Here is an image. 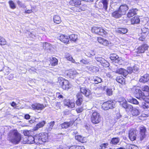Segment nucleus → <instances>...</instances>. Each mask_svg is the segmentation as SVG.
Masks as SVG:
<instances>
[{
	"label": "nucleus",
	"instance_id": "1a4fd4ad",
	"mask_svg": "<svg viewBox=\"0 0 149 149\" xmlns=\"http://www.w3.org/2000/svg\"><path fill=\"white\" fill-rule=\"evenodd\" d=\"M148 46L146 44H144L139 46L136 51L138 54L143 53L145 51L147 50Z\"/></svg>",
	"mask_w": 149,
	"mask_h": 149
},
{
	"label": "nucleus",
	"instance_id": "6e6d98bb",
	"mask_svg": "<svg viewBox=\"0 0 149 149\" xmlns=\"http://www.w3.org/2000/svg\"><path fill=\"white\" fill-rule=\"evenodd\" d=\"M120 104L122 105V107L123 108L126 109V108H127V105L128 104L127 103V102L125 100L124 102H120Z\"/></svg>",
	"mask_w": 149,
	"mask_h": 149
},
{
	"label": "nucleus",
	"instance_id": "cd10ccee",
	"mask_svg": "<svg viewBox=\"0 0 149 149\" xmlns=\"http://www.w3.org/2000/svg\"><path fill=\"white\" fill-rule=\"evenodd\" d=\"M100 26H94L92 27L91 31L92 32L98 34L99 33V30H100Z\"/></svg>",
	"mask_w": 149,
	"mask_h": 149
},
{
	"label": "nucleus",
	"instance_id": "9d476101",
	"mask_svg": "<svg viewBox=\"0 0 149 149\" xmlns=\"http://www.w3.org/2000/svg\"><path fill=\"white\" fill-rule=\"evenodd\" d=\"M32 109L33 110H41L43 109L45 107L44 105L42 104L35 103L31 105Z\"/></svg>",
	"mask_w": 149,
	"mask_h": 149
},
{
	"label": "nucleus",
	"instance_id": "e433bc0d",
	"mask_svg": "<svg viewBox=\"0 0 149 149\" xmlns=\"http://www.w3.org/2000/svg\"><path fill=\"white\" fill-rule=\"evenodd\" d=\"M119 141V139L118 138H114L112 139L111 143L114 145H116Z\"/></svg>",
	"mask_w": 149,
	"mask_h": 149
},
{
	"label": "nucleus",
	"instance_id": "0e129e2a",
	"mask_svg": "<svg viewBox=\"0 0 149 149\" xmlns=\"http://www.w3.org/2000/svg\"><path fill=\"white\" fill-rule=\"evenodd\" d=\"M108 144L107 143H104L101 144L100 146V147H101V148L100 149H105L107 146H108Z\"/></svg>",
	"mask_w": 149,
	"mask_h": 149
},
{
	"label": "nucleus",
	"instance_id": "5fc2aeb1",
	"mask_svg": "<svg viewBox=\"0 0 149 149\" xmlns=\"http://www.w3.org/2000/svg\"><path fill=\"white\" fill-rule=\"evenodd\" d=\"M133 109V108L132 105L128 104L127 105V108H126V110L127 111H131Z\"/></svg>",
	"mask_w": 149,
	"mask_h": 149
},
{
	"label": "nucleus",
	"instance_id": "c03bdc74",
	"mask_svg": "<svg viewBox=\"0 0 149 149\" xmlns=\"http://www.w3.org/2000/svg\"><path fill=\"white\" fill-rule=\"evenodd\" d=\"M99 33L98 34L103 36V35H106L107 33V32L104 30L103 29H102L101 27L99 30Z\"/></svg>",
	"mask_w": 149,
	"mask_h": 149
},
{
	"label": "nucleus",
	"instance_id": "9b49d317",
	"mask_svg": "<svg viewBox=\"0 0 149 149\" xmlns=\"http://www.w3.org/2000/svg\"><path fill=\"white\" fill-rule=\"evenodd\" d=\"M114 72L116 73L123 75L125 77L127 75V72L126 70L122 68L116 69L114 70Z\"/></svg>",
	"mask_w": 149,
	"mask_h": 149
},
{
	"label": "nucleus",
	"instance_id": "7ed1b4c3",
	"mask_svg": "<svg viewBox=\"0 0 149 149\" xmlns=\"http://www.w3.org/2000/svg\"><path fill=\"white\" fill-rule=\"evenodd\" d=\"M91 120V122L94 124L99 123L101 120V117L98 112L95 111L92 114Z\"/></svg>",
	"mask_w": 149,
	"mask_h": 149
},
{
	"label": "nucleus",
	"instance_id": "a19ab883",
	"mask_svg": "<svg viewBox=\"0 0 149 149\" xmlns=\"http://www.w3.org/2000/svg\"><path fill=\"white\" fill-rule=\"evenodd\" d=\"M69 37L70 39L71 40L74 41H75L77 39V36L76 35L72 34L69 36Z\"/></svg>",
	"mask_w": 149,
	"mask_h": 149
},
{
	"label": "nucleus",
	"instance_id": "09e8293b",
	"mask_svg": "<svg viewBox=\"0 0 149 149\" xmlns=\"http://www.w3.org/2000/svg\"><path fill=\"white\" fill-rule=\"evenodd\" d=\"M3 71L5 75H8L9 73V68L7 67H4L3 68Z\"/></svg>",
	"mask_w": 149,
	"mask_h": 149
},
{
	"label": "nucleus",
	"instance_id": "423d86ee",
	"mask_svg": "<svg viewBox=\"0 0 149 149\" xmlns=\"http://www.w3.org/2000/svg\"><path fill=\"white\" fill-rule=\"evenodd\" d=\"M60 83L62 88L64 90H68L71 86V84L66 80L63 79L61 80Z\"/></svg>",
	"mask_w": 149,
	"mask_h": 149
},
{
	"label": "nucleus",
	"instance_id": "680f3d73",
	"mask_svg": "<svg viewBox=\"0 0 149 149\" xmlns=\"http://www.w3.org/2000/svg\"><path fill=\"white\" fill-rule=\"evenodd\" d=\"M133 71L135 72H137L139 70L138 66L137 65H135L133 67Z\"/></svg>",
	"mask_w": 149,
	"mask_h": 149
},
{
	"label": "nucleus",
	"instance_id": "13d9d810",
	"mask_svg": "<svg viewBox=\"0 0 149 149\" xmlns=\"http://www.w3.org/2000/svg\"><path fill=\"white\" fill-rule=\"evenodd\" d=\"M84 110V109L83 107H79L77 108L76 111L77 113H79L82 112Z\"/></svg>",
	"mask_w": 149,
	"mask_h": 149
},
{
	"label": "nucleus",
	"instance_id": "b1692460",
	"mask_svg": "<svg viewBox=\"0 0 149 149\" xmlns=\"http://www.w3.org/2000/svg\"><path fill=\"white\" fill-rule=\"evenodd\" d=\"M123 15L118 10L113 12L112 14V16L115 18H118L121 17Z\"/></svg>",
	"mask_w": 149,
	"mask_h": 149
},
{
	"label": "nucleus",
	"instance_id": "7c9ffc66",
	"mask_svg": "<svg viewBox=\"0 0 149 149\" xmlns=\"http://www.w3.org/2000/svg\"><path fill=\"white\" fill-rule=\"evenodd\" d=\"M140 112L139 110L135 108H133L131 111V114L133 116H137L139 114Z\"/></svg>",
	"mask_w": 149,
	"mask_h": 149
},
{
	"label": "nucleus",
	"instance_id": "338daca9",
	"mask_svg": "<svg viewBox=\"0 0 149 149\" xmlns=\"http://www.w3.org/2000/svg\"><path fill=\"white\" fill-rule=\"evenodd\" d=\"M61 107L60 103V102H57L56 104V107L55 109H60Z\"/></svg>",
	"mask_w": 149,
	"mask_h": 149
},
{
	"label": "nucleus",
	"instance_id": "4c0bfd02",
	"mask_svg": "<svg viewBox=\"0 0 149 149\" xmlns=\"http://www.w3.org/2000/svg\"><path fill=\"white\" fill-rule=\"evenodd\" d=\"M55 122L54 121H51L48 124L47 129L49 131H51L53 128Z\"/></svg>",
	"mask_w": 149,
	"mask_h": 149
},
{
	"label": "nucleus",
	"instance_id": "ea45409f",
	"mask_svg": "<svg viewBox=\"0 0 149 149\" xmlns=\"http://www.w3.org/2000/svg\"><path fill=\"white\" fill-rule=\"evenodd\" d=\"M100 63L102 65L105 67H109V63L107 61L105 60L104 58L101 62Z\"/></svg>",
	"mask_w": 149,
	"mask_h": 149
},
{
	"label": "nucleus",
	"instance_id": "6ab92c4d",
	"mask_svg": "<svg viewBox=\"0 0 149 149\" xmlns=\"http://www.w3.org/2000/svg\"><path fill=\"white\" fill-rule=\"evenodd\" d=\"M39 134V136L41 139V142H46L47 141L48 139L47 135L46 133H40Z\"/></svg>",
	"mask_w": 149,
	"mask_h": 149
},
{
	"label": "nucleus",
	"instance_id": "f704fd0d",
	"mask_svg": "<svg viewBox=\"0 0 149 149\" xmlns=\"http://www.w3.org/2000/svg\"><path fill=\"white\" fill-rule=\"evenodd\" d=\"M101 2L103 4L104 8L106 10L108 8L109 0H102Z\"/></svg>",
	"mask_w": 149,
	"mask_h": 149
},
{
	"label": "nucleus",
	"instance_id": "49530a36",
	"mask_svg": "<svg viewBox=\"0 0 149 149\" xmlns=\"http://www.w3.org/2000/svg\"><path fill=\"white\" fill-rule=\"evenodd\" d=\"M141 89L143 91L149 92V87L148 86L145 85L142 86L141 87Z\"/></svg>",
	"mask_w": 149,
	"mask_h": 149
},
{
	"label": "nucleus",
	"instance_id": "e2e57ef3",
	"mask_svg": "<svg viewBox=\"0 0 149 149\" xmlns=\"http://www.w3.org/2000/svg\"><path fill=\"white\" fill-rule=\"evenodd\" d=\"M17 3L18 5L21 7L24 8L25 6L24 4L22 3V2L19 1H17Z\"/></svg>",
	"mask_w": 149,
	"mask_h": 149
},
{
	"label": "nucleus",
	"instance_id": "393cba45",
	"mask_svg": "<svg viewBox=\"0 0 149 149\" xmlns=\"http://www.w3.org/2000/svg\"><path fill=\"white\" fill-rule=\"evenodd\" d=\"M59 39L61 41L65 43H67L69 42L68 36L63 35H60Z\"/></svg>",
	"mask_w": 149,
	"mask_h": 149
},
{
	"label": "nucleus",
	"instance_id": "473e14b6",
	"mask_svg": "<svg viewBox=\"0 0 149 149\" xmlns=\"http://www.w3.org/2000/svg\"><path fill=\"white\" fill-rule=\"evenodd\" d=\"M75 139L76 140L82 143H84L86 142L85 138L83 137L80 135L76 136Z\"/></svg>",
	"mask_w": 149,
	"mask_h": 149
},
{
	"label": "nucleus",
	"instance_id": "6e6552de",
	"mask_svg": "<svg viewBox=\"0 0 149 149\" xmlns=\"http://www.w3.org/2000/svg\"><path fill=\"white\" fill-rule=\"evenodd\" d=\"M139 134L137 136V139H139L140 141H142L145 137V132L146 129L145 127L143 126H141L140 127Z\"/></svg>",
	"mask_w": 149,
	"mask_h": 149
},
{
	"label": "nucleus",
	"instance_id": "4468645a",
	"mask_svg": "<svg viewBox=\"0 0 149 149\" xmlns=\"http://www.w3.org/2000/svg\"><path fill=\"white\" fill-rule=\"evenodd\" d=\"M97 40L99 43L104 46H107L109 44L108 40L101 37H98Z\"/></svg>",
	"mask_w": 149,
	"mask_h": 149
},
{
	"label": "nucleus",
	"instance_id": "052dcab7",
	"mask_svg": "<svg viewBox=\"0 0 149 149\" xmlns=\"http://www.w3.org/2000/svg\"><path fill=\"white\" fill-rule=\"evenodd\" d=\"M133 71V69L131 67H128L127 68V70H126V71L127 72V75H128V73H131Z\"/></svg>",
	"mask_w": 149,
	"mask_h": 149
},
{
	"label": "nucleus",
	"instance_id": "20e7f679",
	"mask_svg": "<svg viewBox=\"0 0 149 149\" xmlns=\"http://www.w3.org/2000/svg\"><path fill=\"white\" fill-rule=\"evenodd\" d=\"M114 106L115 101L111 100L104 103L102 105V108L104 110H107L109 109H112Z\"/></svg>",
	"mask_w": 149,
	"mask_h": 149
},
{
	"label": "nucleus",
	"instance_id": "79ce46f5",
	"mask_svg": "<svg viewBox=\"0 0 149 149\" xmlns=\"http://www.w3.org/2000/svg\"><path fill=\"white\" fill-rule=\"evenodd\" d=\"M93 80L95 84H97L101 82L102 80L101 78L97 77H95L93 78Z\"/></svg>",
	"mask_w": 149,
	"mask_h": 149
},
{
	"label": "nucleus",
	"instance_id": "c85d7f7f",
	"mask_svg": "<svg viewBox=\"0 0 149 149\" xmlns=\"http://www.w3.org/2000/svg\"><path fill=\"white\" fill-rule=\"evenodd\" d=\"M35 143H36L42 144L39 134H36L34 137Z\"/></svg>",
	"mask_w": 149,
	"mask_h": 149
},
{
	"label": "nucleus",
	"instance_id": "3c124183",
	"mask_svg": "<svg viewBox=\"0 0 149 149\" xmlns=\"http://www.w3.org/2000/svg\"><path fill=\"white\" fill-rule=\"evenodd\" d=\"M31 131L27 130H24L23 131V133L24 134V135L25 136H28V137L31 136Z\"/></svg>",
	"mask_w": 149,
	"mask_h": 149
},
{
	"label": "nucleus",
	"instance_id": "774afa93",
	"mask_svg": "<svg viewBox=\"0 0 149 149\" xmlns=\"http://www.w3.org/2000/svg\"><path fill=\"white\" fill-rule=\"evenodd\" d=\"M29 34L30 37H31L32 38L36 37V34L33 32H30Z\"/></svg>",
	"mask_w": 149,
	"mask_h": 149
},
{
	"label": "nucleus",
	"instance_id": "0eeeda50",
	"mask_svg": "<svg viewBox=\"0 0 149 149\" xmlns=\"http://www.w3.org/2000/svg\"><path fill=\"white\" fill-rule=\"evenodd\" d=\"M110 58L113 62L118 63L119 65H121L122 64V60L116 54H111Z\"/></svg>",
	"mask_w": 149,
	"mask_h": 149
},
{
	"label": "nucleus",
	"instance_id": "8fccbe9b",
	"mask_svg": "<svg viewBox=\"0 0 149 149\" xmlns=\"http://www.w3.org/2000/svg\"><path fill=\"white\" fill-rule=\"evenodd\" d=\"M9 3L10 7L12 9H14L16 8V6L14 3L11 0L9 1Z\"/></svg>",
	"mask_w": 149,
	"mask_h": 149
},
{
	"label": "nucleus",
	"instance_id": "bb28decb",
	"mask_svg": "<svg viewBox=\"0 0 149 149\" xmlns=\"http://www.w3.org/2000/svg\"><path fill=\"white\" fill-rule=\"evenodd\" d=\"M64 104L65 105L70 108H73L75 106L74 103L70 102L69 100H68L66 102H65Z\"/></svg>",
	"mask_w": 149,
	"mask_h": 149
},
{
	"label": "nucleus",
	"instance_id": "c9c22d12",
	"mask_svg": "<svg viewBox=\"0 0 149 149\" xmlns=\"http://www.w3.org/2000/svg\"><path fill=\"white\" fill-rule=\"evenodd\" d=\"M42 45L43 48L45 49H50L51 47V45L48 42L43 43Z\"/></svg>",
	"mask_w": 149,
	"mask_h": 149
},
{
	"label": "nucleus",
	"instance_id": "ddd939ff",
	"mask_svg": "<svg viewBox=\"0 0 149 149\" xmlns=\"http://www.w3.org/2000/svg\"><path fill=\"white\" fill-rule=\"evenodd\" d=\"M128 9L127 6L125 4L121 5L120 6L118 9L119 10L123 15H125L126 11Z\"/></svg>",
	"mask_w": 149,
	"mask_h": 149
},
{
	"label": "nucleus",
	"instance_id": "58836bf2",
	"mask_svg": "<svg viewBox=\"0 0 149 149\" xmlns=\"http://www.w3.org/2000/svg\"><path fill=\"white\" fill-rule=\"evenodd\" d=\"M117 31L120 33L125 34L127 32V29L126 28H122L119 29Z\"/></svg>",
	"mask_w": 149,
	"mask_h": 149
},
{
	"label": "nucleus",
	"instance_id": "c756f323",
	"mask_svg": "<svg viewBox=\"0 0 149 149\" xmlns=\"http://www.w3.org/2000/svg\"><path fill=\"white\" fill-rule=\"evenodd\" d=\"M34 137L32 136H30L27 138L26 142L27 143L32 144L35 143Z\"/></svg>",
	"mask_w": 149,
	"mask_h": 149
},
{
	"label": "nucleus",
	"instance_id": "39448f33",
	"mask_svg": "<svg viewBox=\"0 0 149 149\" xmlns=\"http://www.w3.org/2000/svg\"><path fill=\"white\" fill-rule=\"evenodd\" d=\"M138 133V132L135 129H132L130 130L129 133V136L130 139L132 141H133L136 140V139L139 140V139H137V134Z\"/></svg>",
	"mask_w": 149,
	"mask_h": 149
},
{
	"label": "nucleus",
	"instance_id": "37998d69",
	"mask_svg": "<svg viewBox=\"0 0 149 149\" xmlns=\"http://www.w3.org/2000/svg\"><path fill=\"white\" fill-rule=\"evenodd\" d=\"M116 80L117 82L120 83H123L125 81L124 79L122 76L117 77Z\"/></svg>",
	"mask_w": 149,
	"mask_h": 149
},
{
	"label": "nucleus",
	"instance_id": "de8ad7c7",
	"mask_svg": "<svg viewBox=\"0 0 149 149\" xmlns=\"http://www.w3.org/2000/svg\"><path fill=\"white\" fill-rule=\"evenodd\" d=\"M130 102L136 105L138 104L139 103V102L137 100L134 98H132L131 100H130Z\"/></svg>",
	"mask_w": 149,
	"mask_h": 149
},
{
	"label": "nucleus",
	"instance_id": "a878e982",
	"mask_svg": "<svg viewBox=\"0 0 149 149\" xmlns=\"http://www.w3.org/2000/svg\"><path fill=\"white\" fill-rule=\"evenodd\" d=\"M131 21L132 24H134L139 23L140 20L138 17L136 16L132 18L131 19Z\"/></svg>",
	"mask_w": 149,
	"mask_h": 149
},
{
	"label": "nucleus",
	"instance_id": "4be33fe9",
	"mask_svg": "<svg viewBox=\"0 0 149 149\" xmlns=\"http://www.w3.org/2000/svg\"><path fill=\"white\" fill-rule=\"evenodd\" d=\"M73 124V122L70 121L69 122H65L61 124V127L63 129H66L72 126Z\"/></svg>",
	"mask_w": 149,
	"mask_h": 149
},
{
	"label": "nucleus",
	"instance_id": "5701e85b",
	"mask_svg": "<svg viewBox=\"0 0 149 149\" xmlns=\"http://www.w3.org/2000/svg\"><path fill=\"white\" fill-rule=\"evenodd\" d=\"M65 58L67 60L71 61L72 62L75 63H79L76 62L75 60L73 59L72 56L68 53H66L65 54Z\"/></svg>",
	"mask_w": 149,
	"mask_h": 149
},
{
	"label": "nucleus",
	"instance_id": "f3484780",
	"mask_svg": "<svg viewBox=\"0 0 149 149\" xmlns=\"http://www.w3.org/2000/svg\"><path fill=\"white\" fill-rule=\"evenodd\" d=\"M46 122L45 121H42L39 122L38 124H37L36 125L33 127V130L34 131L38 130L39 129L43 127L45 124Z\"/></svg>",
	"mask_w": 149,
	"mask_h": 149
},
{
	"label": "nucleus",
	"instance_id": "f03ea898",
	"mask_svg": "<svg viewBox=\"0 0 149 149\" xmlns=\"http://www.w3.org/2000/svg\"><path fill=\"white\" fill-rule=\"evenodd\" d=\"M132 90L134 93L136 98L140 100H145L146 96L140 89L134 87L132 88Z\"/></svg>",
	"mask_w": 149,
	"mask_h": 149
},
{
	"label": "nucleus",
	"instance_id": "dca6fc26",
	"mask_svg": "<svg viewBox=\"0 0 149 149\" xmlns=\"http://www.w3.org/2000/svg\"><path fill=\"white\" fill-rule=\"evenodd\" d=\"M78 74V73L74 70H69L67 73L68 75L72 79H73Z\"/></svg>",
	"mask_w": 149,
	"mask_h": 149
},
{
	"label": "nucleus",
	"instance_id": "72a5a7b5",
	"mask_svg": "<svg viewBox=\"0 0 149 149\" xmlns=\"http://www.w3.org/2000/svg\"><path fill=\"white\" fill-rule=\"evenodd\" d=\"M50 63L52 66H55L58 64V60L55 57H53L50 59Z\"/></svg>",
	"mask_w": 149,
	"mask_h": 149
},
{
	"label": "nucleus",
	"instance_id": "2eb2a0df",
	"mask_svg": "<svg viewBox=\"0 0 149 149\" xmlns=\"http://www.w3.org/2000/svg\"><path fill=\"white\" fill-rule=\"evenodd\" d=\"M86 68L88 71L91 73L95 72L99 70V68L98 67L93 65L88 66Z\"/></svg>",
	"mask_w": 149,
	"mask_h": 149
},
{
	"label": "nucleus",
	"instance_id": "aec40b11",
	"mask_svg": "<svg viewBox=\"0 0 149 149\" xmlns=\"http://www.w3.org/2000/svg\"><path fill=\"white\" fill-rule=\"evenodd\" d=\"M149 80V75L148 74H146L143 76L141 77L139 80L141 82L145 83L148 81Z\"/></svg>",
	"mask_w": 149,
	"mask_h": 149
},
{
	"label": "nucleus",
	"instance_id": "864d4df0",
	"mask_svg": "<svg viewBox=\"0 0 149 149\" xmlns=\"http://www.w3.org/2000/svg\"><path fill=\"white\" fill-rule=\"evenodd\" d=\"M80 62L81 63L85 65L88 64L89 63V62L87 59H84L81 60Z\"/></svg>",
	"mask_w": 149,
	"mask_h": 149
},
{
	"label": "nucleus",
	"instance_id": "f8f14e48",
	"mask_svg": "<svg viewBox=\"0 0 149 149\" xmlns=\"http://www.w3.org/2000/svg\"><path fill=\"white\" fill-rule=\"evenodd\" d=\"M77 100L76 102V104L77 106H80L83 101L81 93H78L77 95Z\"/></svg>",
	"mask_w": 149,
	"mask_h": 149
},
{
	"label": "nucleus",
	"instance_id": "bf43d9fd",
	"mask_svg": "<svg viewBox=\"0 0 149 149\" xmlns=\"http://www.w3.org/2000/svg\"><path fill=\"white\" fill-rule=\"evenodd\" d=\"M127 147H128V149H137L138 148L136 146L133 145H128Z\"/></svg>",
	"mask_w": 149,
	"mask_h": 149
},
{
	"label": "nucleus",
	"instance_id": "69168bd1",
	"mask_svg": "<svg viewBox=\"0 0 149 149\" xmlns=\"http://www.w3.org/2000/svg\"><path fill=\"white\" fill-rule=\"evenodd\" d=\"M75 6H79L81 4V1L78 0H74Z\"/></svg>",
	"mask_w": 149,
	"mask_h": 149
},
{
	"label": "nucleus",
	"instance_id": "a18cd8bd",
	"mask_svg": "<svg viewBox=\"0 0 149 149\" xmlns=\"http://www.w3.org/2000/svg\"><path fill=\"white\" fill-rule=\"evenodd\" d=\"M95 59L97 61L101 63V62L104 58L100 56L99 55H97L95 57Z\"/></svg>",
	"mask_w": 149,
	"mask_h": 149
},
{
	"label": "nucleus",
	"instance_id": "a211bd4d",
	"mask_svg": "<svg viewBox=\"0 0 149 149\" xmlns=\"http://www.w3.org/2000/svg\"><path fill=\"white\" fill-rule=\"evenodd\" d=\"M80 91L81 93L86 97L88 96L91 94V92L90 90L85 87L81 88Z\"/></svg>",
	"mask_w": 149,
	"mask_h": 149
},
{
	"label": "nucleus",
	"instance_id": "f257e3e1",
	"mask_svg": "<svg viewBox=\"0 0 149 149\" xmlns=\"http://www.w3.org/2000/svg\"><path fill=\"white\" fill-rule=\"evenodd\" d=\"M8 139L12 143L17 144L21 139V135L17 130H11L8 134Z\"/></svg>",
	"mask_w": 149,
	"mask_h": 149
},
{
	"label": "nucleus",
	"instance_id": "412c9836",
	"mask_svg": "<svg viewBox=\"0 0 149 149\" xmlns=\"http://www.w3.org/2000/svg\"><path fill=\"white\" fill-rule=\"evenodd\" d=\"M138 10L136 8H134L130 10L127 13V17H131L136 14Z\"/></svg>",
	"mask_w": 149,
	"mask_h": 149
},
{
	"label": "nucleus",
	"instance_id": "4d7b16f0",
	"mask_svg": "<svg viewBox=\"0 0 149 149\" xmlns=\"http://www.w3.org/2000/svg\"><path fill=\"white\" fill-rule=\"evenodd\" d=\"M106 93L109 96L111 95L112 94V91L111 89H107L106 90Z\"/></svg>",
	"mask_w": 149,
	"mask_h": 149
},
{
	"label": "nucleus",
	"instance_id": "2f4dec72",
	"mask_svg": "<svg viewBox=\"0 0 149 149\" xmlns=\"http://www.w3.org/2000/svg\"><path fill=\"white\" fill-rule=\"evenodd\" d=\"M53 20L54 22L58 24H59L61 22L60 17L58 15H56L54 16Z\"/></svg>",
	"mask_w": 149,
	"mask_h": 149
},
{
	"label": "nucleus",
	"instance_id": "603ef678",
	"mask_svg": "<svg viewBox=\"0 0 149 149\" xmlns=\"http://www.w3.org/2000/svg\"><path fill=\"white\" fill-rule=\"evenodd\" d=\"M6 44V42L4 38L0 36V45H4Z\"/></svg>",
	"mask_w": 149,
	"mask_h": 149
}]
</instances>
